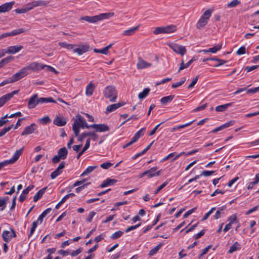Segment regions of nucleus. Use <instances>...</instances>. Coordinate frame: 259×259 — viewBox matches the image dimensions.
<instances>
[{
  "label": "nucleus",
  "mask_w": 259,
  "mask_h": 259,
  "mask_svg": "<svg viewBox=\"0 0 259 259\" xmlns=\"http://www.w3.org/2000/svg\"><path fill=\"white\" fill-rule=\"evenodd\" d=\"M28 72H27L26 68L24 67L19 70V72L16 73L11 77L13 82H15L24 77L27 75Z\"/></svg>",
  "instance_id": "1a4fd4ad"
},
{
  "label": "nucleus",
  "mask_w": 259,
  "mask_h": 259,
  "mask_svg": "<svg viewBox=\"0 0 259 259\" xmlns=\"http://www.w3.org/2000/svg\"><path fill=\"white\" fill-rule=\"evenodd\" d=\"M123 105H124L123 103H118L113 104L109 105L106 108V113H108L109 112H111L113 111H115V110H116L117 109L121 107Z\"/></svg>",
  "instance_id": "5701e85b"
},
{
  "label": "nucleus",
  "mask_w": 259,
  "mask_h": 259,
  "mask_svg": "<svg viewBox=\"0 0 259 259\" xmlns=\"http://www.w3.org/2000/svg\"><path fill=\"white\" fill-rule=\"evenodd\" d=\"M97 167V166H90L88 167L85 170L82 172L81 175V176H83L85 175H88L91 172H92L94 169H95Z\"/></svg>",
  "instance_id": "f704fd0d"
},
{
  "label": "nucleus",
  "mask_w": 259,
  "mask_h": 259,
  "mask_svg": "<svg viewBox=\"0 0 259 259\" xmlns=\"http://www.w3.org/2000/svg\"><path fill=\"white\" fill-rule=\"evenodd\" d=\"M186 79L185 77H183L181 78V80L179 82L174 83L172 84L171 88L173 89L176 88L182 85L186 81Z\"/></svg>",
  "instance_id": "ea45409f"
},
{
  "label": "nucleus",
  "mask_w": 259,
  "mask_h": 259,
  "mask_svg": "<svg viewBox=\"0 0 259 259\" xmlns=\"http://www.w3.org/2000/svg\"><path fill=\"white\" fill-rule=\"evenodd\" d=\"M94 90V85L92 82H90L87 87L85 90V95L88 96L92 95Z\"/></svg>",
  "instance_id": "c756f323"
},
{
  "label": "nucleus",
  "mask_w": 259,
  "mask_h": 259,
  "mask_svg": "<svg viewBox=\"0 0 259 259\" xmlns=\"http://www.w3.org/2000/svg\"><path fill=\"white\" fill-rule=\"evenodd\" d=\"M258 183V182L255 178L253 181L249 183V184H248V185L247 186V189L248 190L252 189L253 186L256 185Z\"/></svg>",
  "instance_id": "69168bd1"
},
{
  "label": "nucleus",
  "mask_w": 259,
  "mask_h": 259,
  "mask_svg": "<svg viewBox=\"0 0 259 259\" xmlns=\"http://www.w3.org/2000/svg\"><path fill=\"white\" fill-rule=\"evenodd\" d=\"M214 173V171H213V170H211V171L204 170L202 172V173L201 174V175H202L205 177H208V176H211V175H212Z\"/></svg>",
  "instance_id": "13d9d810"
},
{
  "label": "nucleus",
  "mask_w": 259,
  "mask_h": 259,
  "mask_svg": "<svg viewBox=\"0 0 259 259\" xmlns=\"http://www.w3.org/2000/svg\"><path fill=\"white\" fill-rule=\"evenodd\" d=\"M59 45L64 48H66L68 50H71L74 48V47L75 46L74 45L72 44H69L65 42H61L59 43Z\"/></svg>",
  "instance_id": "c9c22d12"
},
{
  "label": "nucleus",
  "mask_w": 259,
  "mask_h": 259,
  "mask_svg": "<svg viewBox=\"0 0 259 259\" xmlns=\"http://www.w3.org/2000/svg\"><path fill=\"white\" fill-rule=\"evenodd\" d=\"M196 207H194L190 210H189L188 211H187L185 213V214H184L183 215V218H187L189 215H190V214H191L193 212L195 211V210H196Z\"/></svg>",
  "instance_id": "e2e57ef3"
},
{
  "label": "nucleus",
  "mask_w": 259,
  "mask_h": 259,
  "mask_svg": "<svg viewBox=\"0 0 259 259\" xmlns=\"http://www.w3.org/2000/svg\"><path fill=\"white\" fill-rule=\"evenodd\" d=\"M211 245H208L206 247H205V248H204L203 250H202V252L199 255V257H198V258L199 259H201V258L202 257V256H203L204 254H205L209 250V249L211 248Z\"/></svg>",
  "instance_id": "3c124183"
},
{
  "label": "nucleus",
  "mask_w": 259,
  "mask_h": 259,
  "mask_svg": "<svg viewBox=\"0 0 259 259\" xmlns=\"http://www.w3.org/2000/svg\"><path fill=\"white\" fill-rule=\"evenodd\" d=\"M81 251H82V248H78V249H77L76 250L73 251L71 252V255L72 256H76L78 254H79L80 253H81Z\"/></svg>",
  "instance_id": "774afa93"
},
{
  "label": "nucleus",
  "mask_w": 259,
  "mask_h": 259,
  "mask_svg": "<svg viewBox=\"0 0 259 259\" xmlns=\"http://www.w3.org/2000/svg\"><path fill=\"white\" fill-rule=\"evenodd\" d=\"M65 165V162L64 161H62L56 170L51 173V178L52 179H54L58 177L62 172V169L64 168Z\"/></svg>",
  "instance_id": "ddd939ff"
},
{
  "label": "nucleus",
  "mask_w": 259,
  "mask_h": 259,
  "mask_svg": "<svg viewBox=\"0 0 259 259\" xmlns=\"http://www.w3.org/2000/svg\"><path fill=\"white\" fill-rule=\"evenodd\" d=\"M233 103H229L226 104L218 106L215 107V110L217 112H222L225 111L228 107L231 106Z\"/></svg>",
  "instance_id": "bb28decb"
},
{
  "label": "nucleus",
  "mask_w": 259,
  "mask_h": 259,
  "mask_svg": "<svg viewBox=\"0 0 259 259\" xmlns=\"http://www.w3.org/2000/svg\"><path fill=\"white\" fill-rule=\"evenodd\" d=\"M76 118L77 119L74 120L72 125V130L75 136L77 137L79 133V127L89 129L92 127L88 125L85 119L80 114H78L76 115Z\"/></svg>",
  "instance_id": "f03ea898"
},
{
  "label": "nucleus",
  "mask_w": 259,
  "mask_h": 259,
  "mask_svg": "<svg viewBox=\"0 0 259 259\" xmlns=\"http://www.w3.org/2000/svg\"><path fill=\"white\" fill-rule=\"evenodd\" d=\"M211 59L214 61H218L219 62V63L218 64H216L214 66L215 67H218L221 65H222L227 62L226 60H222V59L217 58L216 57H213V58H212Z\"/></svg>",
  "instance_id": "79ce46f5"
},
{
  "label": "nucleus",
  "mask_w": 259,
  "mask_h": 259,
  "mask_svg": "<svg viewBox=\"0 0 259 259\" xmlns=\"http://www.w3.org/2000/svg\"><path fill=\"white\" fill-rule=\"evenodd\" d=\"M104 95L105 98L109 99L111 102L116 101L117 97V91L114 87L107 86L104 91Z\"/></svg>",
  "instance_id": "39448f33"
},
{
  "label": "nucleus",
  "mask_w": 259,
  "mask_h": 259,
  "mask_svg": "<svg viewBox=\"0 0 259 259\" xmlns=\"http://www.w3.org/2000/svg\"><path fill=\"white\" fill-rule=\"evenodd\" d=\"M150 90L149 88H145L144 90L138 94V98L140 100L145 98L148 95Z\"/></svg>",
  "instance_id": "72a5a7b5"
},
{
  "label": "nucleus",
  "mask_w": 259,
  "mask_h": 259,
  "mask_svg": "<svg viewBox=\"0 0 259 259\" xmlns=\"http://www.w3.org/2000/svg\"><path fill=\"white\" fill-rule=\"evenodd\" d=\"M40 122L43 124H47L51 122V119L48 116H46L40 119Z\"/></svg>",
  "instance_id": "09e8293b"
},
{
  "label": "nucleus",
  "mask_w": 259,
  "mask_h": 259,
  "mask_svg": "<svg viewBox=\"0 0 259 259\" xmlns=\"http://www.w3.org/2000/svg\"><path fill=\"white\" fill-rule=\"evenodd\" d=\"M169 47L176 53L184 55L186 53V49L184 46L177 44H172L169 45Z\"/></svg>",
  "instance_id": "9d476101"
},
{
  "label": "nucleus",
  "mask_w": 259,
  "mask_h": 259,
  "mask_svg": "<svg viewBox=\"0 0 259 259\" xmlns=\"http://www.w3.org/2000/svg\"><path fill=\"white\" fill-rule=\"evenodd\" d=\"M15 4V2L12 1L9 3L4 4L0 6V14L9 12L11 10L13 5Z\"/></svg>",
  "instance_id": "4468645a"
},
{
  "label": "nucleus",
  "mask_w": 259,
  "mask_h": 259,
  "mask_svg": "<svg viewBox=\"0 0 259 259\" xmlns=\"http://www.w3.org/2000/svg\"><path fill=\"white\" fill-rule=\"evenodd\" d=\"M94 52L96 53H101L104 55H107V52H106V50L104 49V48H102V49H94Z\"/></svg>",
  "instance_id": "0e129e2a"
},
{
  "label": "nucleus",
  "mask_w": 259,
  "mask_h": 259,
  "mask_svg": "<svg viewBox=\"0 0 259 259\" xmlns=\"http://www.w3.org/2000/svg\"><path fill=\"white\" fill-rule=\"evenodd\" d=\"M19 91L18 90H17V91H13V92H12L11 93H8L6 95H5L7 98L9 99V100H10L13 97V96L17 94L18 93Z\"/></svg>",
  "instance_id": "bf43d9fd"
},
{
  "label": "nucleus",
  "mask_w": 259,
  "mask_h": 259,
  "mask_svg": "<svg viewBox=\"0 0 259 259\" xmlns=\"http://www.w3.org/2000/svg\"><path fill=\"white\" fill-rule=\"evenodd\" d=\"M87 136H90L93 137L94 140H96L98 138V136L94 132H84L82 133L80 136L78 138V140L80 142H82Z\"/></svg>",
  "instance_id": "a211bd4d"
},
{
  "label": "nucleus",
  "mask_w": 259,
  "mask_h": 259,
  "mask_svg": "<svg viewBox=\"0 0 259 259\" xmlns=\"http://www.w3.org/2000/svg\"><path fill=\"white\" fill-rule=\"evenodd\" d=\"M32 9V7H27L26 8H23V9H17L15 10V11L17 14H22V13H25L29 11V10H31Z\"/></svg>",
  "instance_id": "58836bf2"
},
{
  "label": "nucleus",
  "mask_w": 259,
  "mask_h": 259,
  "mask_svg": "<svg viewBox=\"0 0 259 259\" xmlns=\"http://www.w3.org/2000/svg\"><path fill=\"white\" fill-rule=\"evenodd\" d=\"M198 78H199V76L198 75L196 76L193 79V80L192 81L191 83L188 85V89H190V88H193L195 85V84L197 83V82L198 81Z\"/></svg>",
  "instance_id": "6e6d98bb"
},
{
  "label": "nucleus",
  "mask_w": 259,
  "mask_h": 259,
  "mask_svg": "<svg viewBox=\"0 0 259 259\" xmlns=\"http://www.w3.org/2000/svg\"><path fill=\"white\" fill-rule=\"evenodd\" d=\"M25 67L28 72V74L30 73L32 71L36 72L44 68V66H42V64L35 62L30 63L28 65L26 66Z\"/></svg>",
  "instance_id": "6e6552de"
},
{
  "label": "nucleus",
  "mask_w": 259,
  "mask_h": 259,
  "mask_svg": "<svg viewBox=\"0 0 259 259\" xmlns=\"http://www.w3.org/2000/svg\"><path fill=\"white\" fill-rule=\"evenodd\" d=\"M146 130L145 127L142 128L140 130L138 131L135 135L138 138L140 139L141 137L143 136L144 134V132Z\"/></svg>",
  "instance_id": "a18cd8bd"
},
{
  "label": "nucleus",
  "mask_w": 259,
  "mask_h": 259,
  "mask_svg": "<svg viewBox=\"0 0 259 259\" xmlns=\"http://www.w3.org/2000/svg\"><path fill=\"white\" fill-rule=\"evenodd\" d=\"M47 187L44 188L40 190H39L36 194L33 197V201L36 202L38 199H39L43 195L44 193L46 191L47 189Z\"/></svg>",
  "instance_id": "cd10ccee"
},
{
  "label": "nucleus",
  "mask_w": 259,
  "mask_h": 259,
  "mask_svg": "<svg viewBox=\"0 0 259 259\" xmlns=\"http://www.w3.org/2000/svg\"><path fill=\"white\" fill-rule=\"evenodd\" d=\"M174 95H170L162 98L160 100V102L162 104L165 105L167 103L170 102L174 98Z\"/></svg>",
  "instance_id": "7c9ffc66"
},
{
  "label": "nucleus",
  "mask_w": 259,
  "mask_h": 259,
  "mask_svg": "<svg viewBox=\"0 0 259 259\" xmlns=\"http://www.w3.org/2000/svg\"><path fill=\"white\" fill-rule=\"evenodd\" d=\"M240 4V1L239 0H233L230 3H228L227 5V7L231 8H234L236 7L237 5H239Z\"/></svg>",
  "instance_id": "4c0bfd02"
},
{
  "label": "nucleus",
  "mask_w": 259,
  "mask_h": 259,
  "mask_svg": "<svg viewBox=\"0 0 259 259\" xmlns=\"http://www.w3.org/2000/svg\"><path fill=\"white\" fill-rule=\"evenodd\" d=\"M95 214L96 213L94 211L90 212L88 217L87 219V221L88 222H91L93 217L95 216Z\"/></svg>",
  "instance_id": "338daca9"
},
{
  "label": "nucleus",
  "mask_w": 259,
  "mask_h": 259,
  "mask_svg": "<svg viewBox=\"0 0 259 259\" xmlns=\"http://www.w3.org/2000/svg\"><path fill=\"white\" fill-rule=\"evenodd\" d=\"M14 36L20 34L25 32V30L23 28H19L13 30Z\"/></svg>",
  "instance_id": "864d4df0"
},
{
  "label": "nucleus",
  "mask_w": 259,
  "mask_h": 259,
  "mask_svg": "<svg viewBox=\"0 0 259 259\" xmlns=\"http://www.w3.org/2000/svg\"><path fill=\"white\" fill-rule=\"evenodd\" d=\"M8 101L9 99L7 98L6 95L2 96L0 98V107L3 106Z\"/></svg>",
  "instance_id": "de8ad7c7"
},
{
  "label": "nucleus",
  "mask_w": 259,
  "mask_h": 259,
  "mask_svg": "<svg viewBox=\"0 0 259 259\" xmlns=\"http://www.w3.org/2000/svg\"><path fill=\"white\" fill-rule=\"evenodd\" d=\"M14 59V57L8 56L0 61V68H1L5 64H7L12 61Z\"/></svg>",
  "instance_id": "2f4dec72"
},
{
  "label": "nucleus",
  "mask_w": 259,
  "mask_h": 259,
  "mask_svg": "<svg viewBox=\"0 0 259 259\" xmlns=\"http://www.w3.org/2000/svg\"><path fill=\"white\" fill-rule=\"evenodd\" d=\"M177 30V27L175 25H167L165 27H157L155 28L153 32L157 35L161 33H170L174 32Z\"/></svg>",
  "instance_id": "423d86ee"
},
{
  "label": "nucleus",
  "mask_w": 259,
  "mask_h": 259,
  "mask_svg": "<svg viewBox=\"0 0 259 259\" xmlns=\"http://www.w3.org/2000/svg\"><path fill=\"white\" fill-rule=\"evenodd\" d=\"M23 148L17 150L13 156L10 159L0 162V170L4 166L10 164H13L16 161L22 153Z\"/></svg>",
  "instance_id": "0eeeda50"
},
{
  "label": "nucleus",
  "mask_w": 259,
  "mask_h": 259,
  "mask_svg": "<svg viewBox=\"0 0 259 259\" xmlns=\"http://www.w3.org/2000/svg\"><path fill=\"white\" fill-rule=\"evenodd\" d=\"M23 49V47L21 45L11 46L6 49L7 54H14L17 52H19L22 49Z\"/></svg>",
  "instance_id": "aec40b11"
},
{
  "label": "nucleus",
  "mask_w": 259,
  "mask_h": 259,
  "mask_svg": "<svg viewBox=\"0 0 259 259\" xmlns=\"http://www.w3.org/2000/svg\"><path fill=\"white\" fill-rule=\"evenodd\" d=\"M259 67V65H254L252 66H246L245 68V70L247 71V72H249L251 71L256 68Z\"/></svg>",
  "instance_id": "680f3d73"
},
{
  "label": "nucleus",
  "mask_w": 259,
  "mask_h": 259,
  "mask_svg": "<svg viewBox=\"0 0 259 259\" xmlns=\"http://www.w3.org/2000/svg\"><path fill=\"white\" fill-rule=\"evenodd\" d=\"M123 234V232L121 231H118L114 233L110 237L112 239H116L121 237Z\"/></svg>",
  "instance_id": "e433bc0d"
},
{
  "label": "nucleus",
  "mask_w": 259,
  "mask_h": 259,
  "mask_svg": "<svg viewBox=\"0 0 259 259\" xmlns=\"http://www.w3.org/2000/svg\"><path fill=\"white\" fill-rule=\"evenodd\" d=\"M139 25H138L135 27L131 28L127 30L123 31L122 34L123 36H131L134 34L139 29Z\"/></svg>",
  "instance_id": "b1692460"
},
{
  "label": "nucleus",
  "mask_w": 259,
  "mask_h": 259,
  "mask_svg": "<svg viewBox=\"0 0 259 259\" xmlns=\"http://www.w3.org/2000/svg\"><path fill=\"white\" fill-rule=\"evenodd\" d=\"M212 12L213 10L208 9L203 13L197 23L196 27L197 29L201 30L205 28L208 23Z\"/></svg>",
  "instance_id": "20e7f679"
},
{
  "label": "nucleus",
  "mask_w": 259,
  "mask_h": 259,
  "mask_svg": "<svg viewBox=\"0 0 259 259\" xmlns=\"http://www.w3.org/2000/svg\"><path fill=\"white\" fill-rule=\"evenodd\" d=\"M37 127V125L35 123H32L29 126L26 127L24 130L21 133L22 136H25L34 133V131Z\"/></svg>",
  "instance_id": "2eb2a0df"
},
{
  "label": "nucleus",
  "mask_w": 259,
  "mask_h": 259,
  "mask_svg": "<svg viewBox=\"0 0 259 259\" xmlns=\"http://www.w3.org/2000/svg\"><path fill=\"white\" fill-rule=\"evenodd\" d=\"M33 6L31 7L32 8L33 7H37V6H42L47 5L48 3L47 2L42 1H36L33 3Z\"/></svg>",
  "instance_id": "a19ab883"
},
{
  "label": "nucleus",
  "mask_w": 259,
  "mask_h": 259,
  "mask_svg": "<svg viewBox=\"0 0 259 259\" xmlns=\"http://www.w3.org/2000/svg\"><path fill=\"white\" fill-rule=\"evenodd\" d=\"M163 244L160 243L154 247L153 248L151 249L149 252V256H151L156 253L157 251L160 249V248L162 247Z\"/></svg>",
  "instance_id": "473e14b6"
},
{
  "label": "nucleus",
  "mask_w": 259,
  "mask_h": 259,
  "mask_svg": "<svg viewBox=\"0 0 259 259\" xmlns=\"http://www.w3.org/2000/svg\"><path fill=\"white\" fill-rule=\"evenodd\" d=\"M113 165L112 163L109 162L103 163L101 164L100 166L103 169H108Z\"/></svg>",
  "instance_id": "5fc2aeb1"
},
{
  "label": "nucleus",
  "mask_w": 259,
  "mask_h": 259,
  "mask_svg": "<svg viewBox=\"0 0 259 259\" xmlns=\"http://www.w3.org/2000/svg\"><path fill=\"white\" fill-rule=\"evenodd\" d=\"M49 102L56 103V101L52 97L38 98V95L35 94L29 98L27 107L29 109H33L38 104L47 103Z\"/></svg>",
  "instance_id": "f257e3e1"
},
{
  "label": "nucleus",
  "mask_w": 259,
  "mask_h": 259,
  "mask_svg": "<svg viewBox=\"0 0 259 259\" xmlns=\"http://www.w3.org/2000/svg\"><path fill=\"white\" fill-rule=\"evenodd\" d=\"M157 169L156 166L153 167L148 170H146L147 176L148 178H151L155 176H158L160 175V170H158L157 172L155 171Z\"/></svg>",
  "instance_id": "412c9836"
},
{
  "label": "nucleus",
  "mask_w": 259,
  "mask_h": 259,
  "mask_svg": "<svg viewBox=\"0 0 259 259\" xmlns=\"http://www.w3.org/2000/svg\"><path fill=\"white\" fill-rule=\"evenodd\" d=\"M151 63L146 62L140 57L138 58V61L136 65L137 68L138 69H143L145 68L151 67Z\"/></svg>",
  "instance_id": "f3484780"
},
{
  "label": "nucleus",
  "mask_w": 259,
  "mask_h": 259,
  "mask_svg": "<svg viewBox=\"0 0 259 259\" xmlns=\"http://www.w3.org/2000/svg\"><path fill=\"white\" fill-rule=\"evenodd\" d=\"M246 53V48L245 47H240L236 52V54L238 55H243Z\"/></svg>",
  "instance_id": "8fccbe9b"
},
{
  "label": "nucleus",
  "mask_w": 259,
  "mask_h": 259,
  "mask_svg": "<svg viewBox=\"0 0 259 259\" xmlns=\"http://www.w3.org/2000/svg\"><path fill=\"white\" fill-rule=\"evenodd\" d=\"M141 226V223H139L136 225H135V226H130L129 227H128L126 230H125V232H128L132 230H135L137 228H138L139 227H140Z\"/></svg>",
  "instance_id": "052dcab7"
},
{
  "label": "nucleus",
  "mask_w": 259,
  "mask_h": 259,
  "mask_svg": "<svg viewBox=\"0 0 259 259\" xmlns=\"http://www.w3.org/2000/svg\"><path fill=\"white\" fill-rule=\"evenodd\" d=\"M240 245L238 243V242H235L230 246L228 252L229 253H232L235 251L240 250Z\"/></svg>",
  "instance_id": "c85d7f7f"
},
{
  "label": "nucleus",
  "mask_w": 259,
  "mask_h": 259,
  "mask_svg": "<svg viewBox=\"0 0 259 259\" xmlns=\"http://www.w3.org/2000/svg\"><path fill=\"white\" fill-rule=\"evenodd\" d=\"M13 126V125H10L7 127L4 128L0 131V137L4 136L7 132H8Z\"/></svg>",
  "instance_id": "37998d69"
},
{
  "label": "nucleus",
  "mask_w": 259,
  "mask_h": 259,
  "mask_svg": "<svg viewBox=\"0 0 259 259\" xmlns=\"http://www.w3.org/2000/svg\"><path fill=\"white\" fill-rule=\"evenodd\" d=\"M53 122L58 126H63L66 124L67 121L66 118L63 117L56 116L54 119Z\"/></svg>",
  "instance_id": "6ab92c4d"
},
{
  "label": "nucleus",
  "mask_w": 259,
  "mask_h": 259,
  "mask_svg": "<svg viewBox=\"0 0 259 259\" xmlns=\"http://www.w3.org/2000/svg\"><path fill=\"white\" fill-rule=\"evenodd\" d=\"M73 52L77 53L78 55H81L83 53L88 52L89 50V46L87 45H82L75 49H73Z\"/></svg>",
  "instance_id": "dca6fc26"
},
{
  "label": "nucleus",
  "mask_w": 259,
  "mask_h": 259,
  "mask_svg": "<svg viewBox=\"0 0 259 259\" xmlns=\"http://www.w3.org/2000/svg\"><path fill=\"white\" fill-rule=\"evenodd\" d=\"M37 226V222H33L32 224V227L30 229V234L29 237H30L34 232Z\"/></svg>",
  "instance_id": "49530a36"
},
{
  "label": "nucleus",
  "mask_w": 259,
  "mask_h": 259,
  "mask_svg": "<svg viewBox=\"0 0 259 259\" xmlns=\"http://www.w3.org/2000/svg\"><path fill=\"white\" fill-rule=\"evenodd\" d=\"M10 230L11 231L6 230L3 231L2 233L3 238L6 242H9L12 238L16 236V234L14 230L11 228Z\"/></svg>",
  "instance_id": "9b49d317"
},
{
  "label": "nucleus",
  "mask_w": 259,
  "mask_h": 259,
  "mask_svg": "<svg viewBox=\"0 0 259 259\" xmlns=\"http://www.w3.org/2000/svg\"><path fill=\"white\" fill-rule=\"evenodd\" d=\"M117 181L116 180L108 178L102 182L100 185V187L104 188L108 186L112 185L117 182Z\"/></svg>",
  "instance_id": "393cba45"
},
{
  "label": "nucleus",
  "mask_w": 259,
  "mask_h": 259,
  "mask_svg": "<svg viewBox=\"0 0 259 259\" xmlns=\"http://www.w3.org/2000/svg\"><path fill=\"white\" fill-rule=\"evenodd\" d=\"M114 15V13L113 12L102 13L98 15L94 16H84L80 18L81 20H84L89 23H96L98 21H101L104 19H107L110 17H113Z\"/></svg>",
  "instance_id": "7ed1b4c3"
},
{
  "label": "nucleus",
  "mask_w": 259,
  "mask_h": 259,
  "mask_svg": "<svg viewBox=\"0 0 259 259\" xmlns=\"http://www.w3.org/2000/svg\"><path fill=\"white\" fill-rule=\"evenodd\" d=\"M222 48L221 45H217L212 48H209L208 49L209 52L215 53L219 51Z\"/></svg>",
  "instance_id": "c03bdc74"
},
{
  "label": "nucleus",
  "mask_w": 259,
  "mask_h": 259,
  "mask_svg": "<svg viewBox=\"0 0 259 259\" xmlns=\"http://www.w3.org/2000/svg\"><path fill=\"white\" fill-rule=\"evenodd\" d=\"M196 58L194 57L190 61L187 62L186 64L184 63V60H182L180 64V67L178 69V73L180 72L182 70L188 68L194 61L196 60Z\"/></svg>",
  "instance_id": "4be33fe9"
},
{
  "label": "nucleus",
  "mask_w": 259,
  "mask_h": 259,
  "mask_svg": "<svg viewBox=\"0 0 259 259\" xmlns=\"http://www.w3.org/2000/svg\"><path fill=\"white\" fill-rule=\"evenodd\" d=\"M67 150L65 147L60 148L58 151V155L62 159H65L67 157Z\"/></svg>",
  "instance_id": "a878e982"
},
{
  "label": "nucleus",
  "mask_w": 259,
  "mask_h": 259,
  "mask_svg": "<svg viewBox=\"0 0 259 259\" xmlns=\"http://www.w3.org/2000/svg\"><path fill=\"white\" fill-rule=\"evenodd\" d=\"M167 184H168V182L167 181H166V182H164L163 184H162L156 190V191L154 192V194H157L160 190H161L164 187H165Z\"/></svg>",
  "instance_id": "4d7b16f0"
},
{
  "label": "nucleus",
  "mask_w": 259,
  "mask_h": 259,
  "mask_svg": "<svg viewBox=\"0 0 259 259\" xmlns=\"http://www.w3.org/2000/svg\"><path fill=\"white\" fill-rule=\"evenodd\" d=\"M228 221H229V223L232 225L233 223H234L235 222L237 221L236 214H234L233 215H231L230 217H229Z\"/></svg>",
  "instance_id": "603ef678"
},
{
  "label": "nucleus",
  "mask_w": 259,
  "mask_h": 259,
  "mask_svg": "<svg viewBox=\"0 0 259 259\" xmlns=\"http://www.w3.org/2000/svg\"><path fill=\"white\" fill-rule=\"evenodd\" d=\"M90 126L95 129L96 132H105L110 130L109 127L105 124H93L90 125Z\"/></svg>",
  "instance_id": "f8f14e48"
}]
</instances>
